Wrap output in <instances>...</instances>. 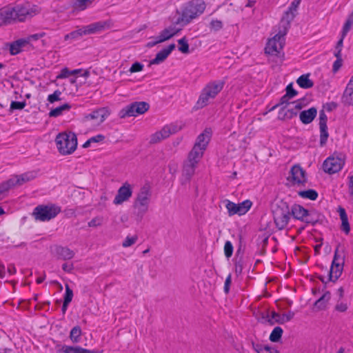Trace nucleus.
<instances>
[{
  "label": "nucleus",
  "mask_w": 353,
  "mask_h": 353,
  "mask_svg": "<svg viewBox=\"0 0 353 353\" xmlns=\"http://www.w3.org/2000/svg\"><path fill=\"white\" fill-rule=\"evenodd\" d=\"M39 12L38 6L28 2L6 6L0 10V26L25 21Z\"/></svg>",
  "instance_id": "nucleus-1"
},
{
  "label": "nucleus",
  "mask_w": 353,
  "mask_h": 353,
  "mask_svg": "<svg viewBox=\"0 0 353 353\" xmlns=\"http://www.w3.org/2000/svg\"><path fill=\"white\" fill-rule=\"evenodd\" d=\"M205 3L203 0L189 1L182 9L181 15L177 19V23L188 24L193 19L202 14L205 10Z\"/></svg>",
  "instance_id": "nucleus-2"
},
{
  "label": "nucleus",
  "mask_w": 353,
  "mask_h": 353,
  "mask_svg": "<svg viewBox=\"0 0 353 353\" xmlns=\"http://www.w3.org/2000/svg\"><path fill=\"white\" fill-rule=\"evenodd\" d=\"M225 81L223 80L212 81L208 82L201 90L196 102L199 108H203L208 105L211 100L216 98L218 94L223 90Z\"/></svg>",
  "instance_id": "nucleus-3"
},
{
  "label": "nucleus",
  "mask_w": 353,
  "mask_h": 353,
  "mask_svg": "<svg viewBox=\"0 0 353 353\" xmlns=\"http://www.w3.org/2000/svg\"><path fill=\"white\" fill-rule=\"evenodd\" d=\"M59 152L63 155L72 154L77 148V139L74 133H59L55 139Z\"/></svg>",
  "instance_id": "nucleus-4"
},
{
  "label": "nucleus",
  "mask_w": 353,
  "mask_h": 353,
  "mask_svg": "<svg viewBox=\"0 0 353 353\" xmlns=\"http://www.w3.org/2000/svg\"><path fill=\"white\" fill-rule=\"evenodd\" d=\"M290 210L291 216L294 219L304 222L306 224L314 225L319 221L320 215L317 212L314 210L309 211L300 205H293L290 208Z\"/></svg>",
  "instance_id": "nucleus-5"
},
{
  "label": "nucleus",
  "mask_w": 353,
  "mask_h": 353,
  "mask_svg": "<svg viewBox=\"0 0 353 353\" xmlns=\"http://www.w3.org/2000/svg\"><path fill=\"white\" fill-rule=\"evenodd\" d=\"M61 212V208L55 204L39 205L32 212V216L37 221H48L57 216Z\"/></svg>",
  "instance_id": "nucleus-6"
},
{
  "label": "nucleus",
  "mask_w": 353,
  "mask_h": 353,
  "mask_svg": "<svg viewBox=\"0 0 353 353\" xmlns=\"http://www.w3.org/2000/svg\"><path fill=\"white\" fill-rule=\"evenodd\" d=\"M150 196V188L148 186L142 187L137 194L133 206L138 216L142 218L148 212Z\"/></svg>",
  "instance_id": "nucleus-7"
},
{
  "label": "nucleus",
  "mask_w": 353,
  "mask_h": 353,
  "mask_svg": "<svg viewBox=\"0 0 353 353\" xmlns=\"http://www.w3.org/2000/svg\"><path fill=\"white\" fill-rule=\"evenodd\" d=\"M272 212L276 228L279 230L285 229L292 217L289 207L285 204L276 205Z\"/></svg>",
  "instance_id": "nucleus-8"
},
{
  "label": "nucleus",
  "mask_w": 353,
  "mask_h": 353,
  "mask_svg": "<svg viewBox=\"0 0 353 353\" xmlns=\"http://www.w3.org/2000/svg\"><path fill=\"white\" fill-rule=\"evenodd\" d=\"M287 28L283 26V30H280L272 39H269L265 48V52L270 55H279L283 49Z\"/></svg>",
  "instance_id": "nucleus-9"
},
{
  "label": "nucleus",
  "mask_w": 353,
  "mask_h": 353,
  "mask_svg": "<svg viewBox=\"0 0 353 353\" xmlns=\"http://www.w3.org/2000/svg\"><path fill=\"white\" fill-rule=\"evenodd\" d=\"M36 176L35 173L32 172H26L21 175H16L8 179V181L2 183L0 185V194L2 198L6 192L9 190L10 188L16 185H21L25 183H27Z\"/></svg>",
  "instance_id": "nucleus-10"
},
{
  "label": "nucleus",
  "mask_w": 353,
  "mask_h": 353,
  "mask_svg": "<svg viewBox=\"0 0 353 353\" xmlns=\"http://www.w3.org/2000/svg\"><path fill=\"white\" fill-rule=\"evenodd\" d=\"M149 104L144 101L134 102L120 110V118L136 117L145 113L149 109Z\"/></svg>",
  "instance_id": "nucleus-11"
},
{
  "label": "nucleus",
  "mask_w": 353,
  "mask_h": 353,
  "mask_svg": "<svg viewBox=\"0 0 353 353\" xmlns=\"http://www.w3.org/2000/svg\"><path fill=\"white\" fill-rule=\"evenodd\" d=\"M345 261V256L339 248L334 252V259L330 270V280L336 281L341 275Z\"/></svg>",
  "instance_id": "nucleus-12"
},
{
  "label": "nucleus",
  "mask_w": 353,
  "mask_h": 353,
  "mask_svg": "<svg viewBox=\"0 0 353 353\" xmlns=\"http://www.w3.org/2000/svg\"><path fill=\"white\" fill-rule=\"evenodd\" d=\"M343 157L340 156H331L327 158L323 164V170L328 174H334L341 170L344 165Z\"/></svg>",
  "instance_id": "nucleus-13"
},
{
  "label": "nucleus",
  "mask_w": 353,
  "mask_h": 353,
  "mask_svg": "<svg viewBox=\"0 0 353 353\" xmlns=\"http://www.w3.org/2000/svg\"><path fill=\"white\" fill-rule=\"evenodd\" d=\"M225 203V208L228 210L229 216L234 214L243 215L250 209L252 204L250 200H245L239 203L226 200Z\"/></svg>",
  "instance_id": "nucleus-14"
},
{
  "label": "nucleus",
  "mask_w": 353,
  "mask_h": 353,
  "mask_svg": "<svg viewBox=\"0 0 353 353\" xmlns=\"http://www.w3.org/2000/svg\"><path fill=\"white\" fill-rule=\"evenodd\" d=\"M102 27L103 26L99 23L90 24L66 34L65 36V40L78 39L83 35L90 34L97 32L101 30Z\"/></svg>",
  "instance_id": "nucleus-15"
},
{
  "label": "nucleus",
  "mask_w": 353,
  "mask_h": 353,
  "mask_svg": "<svg viewBox=\"0 0 353 353\" xmlns=\"http://www.w3.org/2000/svg\"><path fill=\"white\" fill-rule=\"evenodd\" d=\"M132 195V186L128 182L124 183L118 190L113 203L114 205H121L128 201Z\"/></svg>",
  "instance_id": "nucleus-16"
},
{
  "label": "nucleus",
  "mask_w": 353,
  "mask_h": 353,
  "mask_svg": "<svg viewBox=\"0 0 353 353\" xmlns=\"http://www.w3.org/2000/svg\"><path fill=\"white\" fill-rule=\"evenodd\" d=\"M107 108H100L84 116L85 121H94L97 125L101 124L110 115Z\"/></svg>",
  "instance_id": "nucleus-17"
},
{
  "label": "nucleus",
  "mask_w": 353,
  "mask_h": 353,
  "mask_svg": "<svg viewBox=\"0 0 353 353\" xmlns=\"http://www.w3.org/2000/svg\"><path fill=\"white\" fill-rule=\"evenodd\" d=\"M288 179L294 185H302L306 181L305 172L299 165H294Z\"/></svg>",
  "instance_id": "nucleus-18"
},
{
  "label": "nucleus",
  "mask_w": 353,
  "mask_h": 353,
  "mask_svg": "<svg viewBox=\"0 0 353 353\" xmlns=\"http://www.w3.org/2000/svg\"><path fill=\"white\" fill-rule=\"evenodd\" d=\"M56 350L58 353H99L97 350H89L80 346H70L65 345H57Z\"/></svg>",
  "instance_id": "nucleus-19"
},
{
  "label": "nucleus",
  "mask_w": 353,
  "mask_h": 353,
  "mask_svg": "<svg viewBox=\"0 0 353 353\" xmlns=\"http://www.w3.org/2000/svg\"><path fill=\"white\" fill-rule=\"evenodd\" d=\"M301 0H294L288 10L285 12L283 17L281 19V23L283 26H288L290 23L293 20L294 17V12L296 10L298 6L300 3Z\"/></svg>",
  "instance_id": "nucleus-20"
},
{
  "label": "nucleus",
  "mask_w": 353,
  "mask_h": 353,
  "mask_svg": "<svg viewBox=\"0 0 353 353\" xmlns=\"http://www.w3.org/2000/svg\"><path fill=\"white\" fill-rule=\"evenodd\" d=\"M197 164L186 160L184 162L183 171H182V181L183 183L188 182L192 176L194 175L195 169Z\"/></svg>",
  "instance_id": "nucleus-21"
},
{
  "label": "nucleus",
  "mask_w": 353,
  "mask_h": 353,
  "mask_svg": "<svg viewBox=\"0 0 353 353\" xmlns=\"http://www.w3.org/2000/svg\"><path fill=\"white\" fill-rule=\"evenodd\" d=\"M211 136L212 130L210 128H205L204 131L198 136L194 145L205 150L210 141Z\"/></svg>",
  "instance_id": "nucleus-22"
},
{
  "label": "nucleus",
  "mask_w": 353,
  "mask_h": 353,
  "mask_svg": "<svg viewBox=\"0 0 353 353\" xmlns=\"http://www.w3.org/2000/svg\"><path fill=\"white\" fill-rule=\"evenodd\" d=\"M294 316V313L291 311L283 314H279V313L272 312L271 314V319H269V322L272 325L274 324V323L283 324L292 320Z\"/></svg>",
  "instance_id": "nucleus-23"
},
{
  "label": "nucleus",
  "mask_w": 353,
  "mask_h": 353,
  "mask_svg": "<svg viewBox=\"0 0 353 353\" xmlns=\"http://www.w3.org/2000/svg\"><path fill=\"white\" fill-rule=\"evenodd\" d=\"M175 47V44L172 43L170 44L167 48L161 50L156 54L155 58L150 61V64H159L163 62L168 57V55L172 52V51L174 50Z\"/></svg>",
  "instance_id": "nucleus-24"
},
{
  "label": "nucleus",
  "mask_w": 353,
  "mask_h": 353,
  "mask_svg": "<svg viewBox=\"0 0 353 353\" xmlns=\"http://www.w3.org/2000/svg\"><path fill=\"white\" fill-rule=\"evenodd\" d=\"M317 110L315 108H310L307 110L301 112L299 118L301 122L304 124L310 123L316 117Z\"/></svg>",
  "instance_id": "nucleus-25"
},
{
  "label": "nucleus",
  "mask_w": 353,
  "mask_h": 353,
  "mask_svg": "<svg viewBox=\"0 0 353 353\" xmlns=\"http://www.w3.org/2000/svg\"><path fill=\"white\" fill-rule=\"evenodd\" d=\"M28 44L27 39H21L9 45V50L12 55H16L21 52L22 48Z\"/></svg>",
  "instance_id": "nucleus-26"
},
{
  "label": "nucleus",
  "mask_w": 353,
  "mask_h": 353,
  "mask_svg": "<svg viewBox=\"0 0 353 353\" xmlns=\"http://www.w3.org/2000/svg\"><path fill=\"white\" fill-rule=\"evenodd\" d=\"M56 254L59 259L63 260H70L74 256V251L67 247H57Z\"/></svg>",
  "instance_id": "nucleus-27"
},
{
  "label": "nucleus",
  "mask_w": 353,
  "mask_h": 353,
  "mask_svg": "<svg viewBox=\"0 0 353 353\" xmlns=\"http://www.w3.org/2000/svg\"><path fill=\"white\" fill-rule=\"evenodd\" d=\"M204 151L205 150L201 148H198L197 146L194 145L193 148L188 154L187 160L198 164L203 155Z\"/></svg>",
  "instance_id": "nucleus-28"
},
{
  "label": "nucleus",
  "mask_w": 353,
  "mask_h": 353,
  "mask_svg": "<svg viewBox=\"0 0 353 353\" xmlns=\"http://www.w3.org/2000/svg\"><path fill=\"white\" fill-rule=\"evenodd\" d=\"M343 103L353 105V83L349 82L342 96Z\"/></svg>",
  "instance_id": "nucleus-29"
},
{
  "label": "nucleus",
  "mask_w": 353,
  "mask_h": 353,
  "mask_svg": "<svg viewBox=\"0 0 353 353\" xmlns=\"http://www.w3.org/2000/svg\"><path fill=\"white\" fill-rule=\"evenodd\" d=\"M339 216L341 220V230L347 234L350 232V227L348 222L347 215L344 208H339Z\"/></svg>",
  "instance_id": "nucleus-30"
},
{
  "label": "nucleus",
  "mask_w": 353,
  "mask_h": 353,
  "mask_svg": "<svg viewBox=\"0 0 353 353\" xmlns=\"http://www.w3.org/2000/svg\"><path fill=\"white\" fill-rule=\"evenodd\" d=\"M297 84L302 88L308 89L314 85L313 81L310 79V74H303L300 76L296 80Z\"/></svg>",
  "instance_id": "nucleus-31"
},
{
  "label": "nucleus",
  "mask_w": 353,
  "mask_h": 353,
  "mask_svg": "<svg viewBox=\"0 0 353 353\" xmlns=\"http://www.w3.org/2000/svg\"><path fill=\"white\" fill-rule=\"evenodd\" d=\"M94 0H74L72 7L74 10L82 11L90 6Z\"/></svg>",
  "instance_id": "nucleus-32"
},
{
  "label": "nucleus",
  "mask_w": 353,
  "mask_h": 353,
  "mask_svg": "<svg viewBox=\"0 0 353 353\" xmlns=\"http://www.w3.org/2000/svg\"><path fill=\"white\" fill-rule=\"evenodd\" d=\"M330 299V293L327 292L324 293L315 303L314 306L318 307L319 310H323L325 308L326 303Z\"/></svg>",
  "instance_id": "nucleus-33"
},
{
  "label": "nucleus",
  "mask_w": 353,
  "mask_h": 353,
  "mask_svg": "<svg viewBox=\"0 0 353 353\" xmlns=\"http://www.w3.org/2000/svg\"><path fill=\"white\" fill-rule=\"evenodd\" d=\"M71 106L68 103H65L61 106L54 108L49 112L50 117H57L62 114L63 112L68 111L70 109Z\"/></svg>",
  "instance_id": "nucleus-34"
},
{
  "label": "nucleus",
  "mask_w": 353,
  "mask_h": 353,
  "mask_svg": "<svg viewBox=\"0 0 353 353\" xmlns=\"http://www.w3.org/2000/svg\"><path fill=\"white\" fill-rule=\"evenodd\" d=\"M81 329L79 326H74L70 332V339L73 343H79L81 340Z\"/></svg>",
  "instance_id": "nucleus-35"
},
{
  "label": "nucleus",
  "mask_w": 353,
  "mask_h": 353,
  "mask_svg": "<svg viewBox=\"0 0 353 353\" xmlns=\"http://www.w3.org/2000/svg\"><path fill=\"white\" fill-rule=\"evenodd\" d=\"M283 332V329L281 327H275L270 335V340L274 343L279 341L282 336Z\"/></svg>",
  "instance_id": "nucleus-36"
},
{
  "label": "nucleus",
  "mask_w": 353,
  "mask_h": 353,
  "mask_svg": "<svg viewBox=\"0 0 353 353\" xmlns=\"http://www.w3.org/2000/svg\"><path fill=\"white\" fill-rule=\"evenodd\" d=\"M299 195L302 198L309 199L310 200H316L318 196V193L316 191L310 189L305 191H301L299 192Z\"/></svg>",
  "instance_id": "nucleus-37"
},
{
  "label": "nucleus",
  "mask_w": 353,
  "mask_h": 353,
  "mask_svg": "<svg viewBox=\"0 0 353 353\" xmlns=\"http://www.w3.org/2000/svg\"><path fill=\"white\" fill-rule=\"evenodd\" d=\"M353 25V14L347 18L346 20L341 32V36L343 38H345L347 35V32L350 30L352 28V26Z\"/></svg>",
  "instance_id": "nucleus-38"
},
{
  "label": "nucleus",
  "mask_w": 353,
  "mask_h": 353,
  "mask_svg": "<svg viewBox=\"0 0 353 353\" xmlns=\"http://www.w3.org/2000/svg\"><path fill=\"white\" fill-rule=\"evenodd\" d=\"M178 43L179 45V50L183 54H188L190 52L189 50V44L188 43L185 37H183L182 39L178 41Z\"/></svg>",
  "instance_id": "nucleus-39"
},
{
  "label": "nucleus",
  "mask_w": 353,
  "mask_h": 353,
  "mask_svg": "<svg viewBox=\"0 0 353 353\" xmlns=\"http://www.w3.org/2000/svg\"><path fill=\"white\" fill-rule=\"evenodd\" d=\"M320 128V143L321 145H323L327 139L328 137V132L327 125H319Z\"/></svg>",
  "instance_id": "nucleus-40"
},
{
  "label": "nucleus",
  "mask_w": 353,
  "mask_h": 353,
  "mask_svg": "<svg viewBox=\"0 0 353 353\" xmlns=\"http://www.w3.org/2000/svg\"><path fill=\"white\" fill-rule=\"evenodd\" d=\"M178 30L175 28L170 27L162 30L161 32L166 40L170 39L177 33Z\"/></svg>",
  "instance_id": "nucleus-41"
},
{
  "label": "nucleus",
  "mask_w": 353,
  "mask_h": 353,
  "mask_svg": "<svg viewBox=\"0 0 353 353\" xmlns=\"http://www.w3.org/2000/svg\"><path fill=\"white\" fill-rule=\"evenodd\" d=\"M160 134H162L163 138L167 139L172 134L174 133V128H172L169 125H165L161 130L159 131Z\"/></svg>",
  "instance_id": "nucleus-42"
},
{
  "label": "nucleus",
  "mask_w": 353,
  "mask_h": 353,
  "mask_svg": "<svg viewBox=\"0 0 353 353\" xmlns=\"http://www.w3.org/2000/svg\"><path fill=\"white\" fill-rule=\"evenodd\" d=\"M103 223V217L101 216H97L94 217L91 221H90L88 223V226L90 228H97L98 226H101Z\"/></svg>",
  "instance_id": "nucleus-43"
},
{
  "label": "nucleus",
  "mask_w": 353,
  "mask_h": 353,
  "mask_svg": "<svg viewBox=\"0 0 353 353\" xmlns=\"http://www.w3.org/2000/svg\"><path fill=\"white\" fill-rule=\"evenodd\" d=\"M138 240V237L137 235H134L133 236H128L125 240L122 243V246L123 248H128L130 247L132 245H134L137 241Z\"/></svg>",
  "instance_id": "nucleus-44"
},
{
  "label": "nucleus",
  "mask_w": 353,
  "mask_h": 353,
  "mask_svg": "<svg viewBox=\"0 0 353 353\" xmlns=\"http://www.w3.org/2000/svg\"><path fill=\"white\" fill-rule=\"evenodd\" d=\"M210 28L213 31H219L223 28V23L218 19L212 20L210 23Z\"/></svg>",
  "instance_id": "nucleus-45"
},
{
  "label": "nucleus",
  "mask_w": 353,
  "mask_h": 353,
  "mask_svg": "<svg viewBox=\"0 0 353 353\" xmlns=\"http://www.w3.org/2000/svg\"><path fill=\"white\" fill-rule=\"evenodd\" d=\"M255 350L258 353H279L276 350L268 346L261 347L257 345Z\"/></svg>",
  "instance_id": "nucleus-46"
},
{
  "label": "nucleus",
  "mask_w": 353,
  "mask_h": 353,
  "mask_svg": "<svg viewBox=\"0 0 353 353\" xmlns=\"http://www.w3.org/2000/svg\"><path fill=\"white\" fill-rule=\"evenodd\" d=\"M224 253L227 258H230L232 256L233 253V245L232 243L229 241H227L225 243L224 245Z\"/></svg>",
  "instance_id": "nucleus-47"
},
{
  "label": "nucleus",
  "mask_w": 353,
  "mask_h": 353,
  "mask_svg": "<svg viewBox=\"0 0 353 353\" xmlns=\"http://www.w3.org/2000/svg\"><path fill=\"white\" fill-rule=\"evenodd\" d=\"M165 41H167V40L163 37V34L161 32H160L159 34L157 37L154 38V40L149 42L147 46L148 47H153L155 45L162 43Z\"/></svg>",
  "instance_id": "nucleus-48"
},
{
  "label": "nucleus",
  "mask_w": 353,
  "mask_h": 353,
  "mask_svg": "<svg viewBox=\"0 0 353 353\" xmlns=\"http://www.w3.org/2000/svg\"><path fill=\"white\" fill-rule=\"evenodd\" d=\"M65 294L64 295L65 302L70 303L73 298V291L70 288L68 284H65Z\"/></svg>",
  "instance_id": "nucleus-49"
},
{
  "label": "nucleus",
  "mask_w": 353,
  "mask_h": 353,
  "mask_svg": "<svg viewBox=\"0 0 353 353\" xmlns=\"http://www.w3.org/2000/svg\"><path fill=\"white\" fill-rule=\"evenodd\" d=\"M61 94V91H59V90H55L53 94L48 95V101L52 103L55 101H60L61 100V99H60Z\"/></svg>",
  "instance_id": "nucleus-50"
},
{
  "label": "nucleus",
  "mask_w": 353,
  "mask_h": 353,
  "mask_svg": "<svg viewBox=\"0 0 353 353\" xmlns=\"http://www.w3.org/2000/svg\"><path fill=\"white\" fill-rule=\"evenodd\" d=\"M163 139H164L163 138L162 134H160V132L158 131L151 135L150 143H157L161 141Z\"/></svg>",
  "instance_id": "nucleus-51"
},
{
  "label": "nucleus",
  "mask_w": 353,
  "mask_h": 353,
  "mask_svg": "<svg viewBox=\"0 0 353 353\" xmlns=\"http://www.w3.org/2000/svg\"><path fill=\"white\" fill-rule=\"evenodd\" d=\"M26 101H12L10 104L11 110H22L26 106Z\"/></svg>",
  "instance_id": "nucleus-52"
},
{
  "label": "nucleus",
  "mask_w": 353,
  "mask_h": 353,
  "mask_svg": "<svg viewBox=\"0 0 353 353\" xmlns=\"http://www.w3.org/2000/svg\"><path fill=\"white\" fill-rule=\"evenodd\" d=\"M143 64H141L139 62H135L132 65V66L129 69V72L130 73H134V72H141L143 70Z\"/></svg>",
  "instance_id": "nucleus-53"
},
{
  "label": "nucleus",
  "mask_w": 353,
  "mask_h": 353,
  "mask_svg": "<svg viewBox=\"0 0 353 353\" xmlns=\"http://www.w3.org/2000/svg\"><path fill=\"white\" fill-rule=\"evenodd\" d=\"M71 75V70H70L68 68H63L60 73L57 75V79H65L69 77Z\"/></svg>",
  "instance_id": "nucleus-54"
},
{
  "label": "nucleus",
  "mask_w": 353,
  "mask_h": 353,
  "mask_svg": "<svg viewBox=\"0 0 353 353\" xmlns=\"http://www.w3.org/2000/svg\"><path fill=\"white\" fill-rule=\"evenodd\" d=\"M327 115L324 110H321L319 112V125H327Z\"/></svg>",
  "instance_id": "nucleus-55"
},
{
  "label": "nucleus",
  "mask_w": 353,
  "mask_h": 353,
  "mask_svg": "<svg viewBox=\"0 0 353 353\" xmlns=\"http://www.w3.org/2000/svg\"><path fill=\"white\" fill-rule=\"evenodd\" d=\"M231 283H232V276H231V274H229L227 276V278L225 281V283H224V292L226 294H228L230 292V287Z\"/></svg>",
  "instance_id": "nucleus-56"
},
{
  "label": "nucleus",
  "mask_w": 353,
  "mask_h": 353,
  "mask_svg": "<svg viewBox=\"0 0 353 353\" xmlns=\"http://www.w3.org/2000/svg\"><path fill=\"white\" fill-rule=\"evenodd\" d=\"M297 94V92L293 89L292 85H288L286 88V94L288 96L290 99L296 96Z\"/></svg>",
  "instance_id": "nucleus-57"
},
{
  "label": "nucleus",
  "mask_w": 353,
  "mask_h": 353,
  "mask_svg": "<svg viewBox=\"0 0 353 353\" xmlns=\"http://www.w3.org/2000/svg\"><path fill=\"white\" fill-rule=\"evenodd\" d=\"M335 310L340 312H344L347 310V305L343 302L338 303L335 306Z\"/></svg>",
  "instance_id": "nucleus-58"
},
{
  "label": "nucleus",
  "mask_w": 353,
  "mask_h": 353,
  "mask_svg": "<svg viewBox=\"0 0 353 353\" xmlns=\"http://www.w3.org/2000/svg\"><path fill=\"white\" fill-rule=\"evenodd\" d=\"M342 59H336V60L333 63L332 70L334 72H336L339 70L342 65Z\"/></svg>",
  "instance_id": "nucleus-59"
},
{
  "label": "nucleus",
  "mask_w": 353,
  "mask_h": 353,
  "mask_svg": "<svg viewBox=\"0 0 353 353\" xmlns=\"http://www.w3.org/2000/svg\"><path fill=\"white\" fill-rule=\"evenodd\" d=\"M62 269L63 271L68 273H71L72 270H74V265L73 263H63L62 265Z\"/></svg>",
  "instance_id": "nucleus-60"
},
{
  "label": "nucleus",
  "mask_w": 353,
  "mask_h": 353,
  "mask_svg": "<svg viewBox=\"0 0 353 353\" xmlns=\"http://www.w3.org/2000/svg\"><path fill=\"white\" fill-rule=\"evenodd\" d=\"M105 139V137L102 134H98L97 136L92 137L90 139V141L92 143H99L103 141Z\"/></svg>",
  "instance_id": "nucleus-61"
},
{
  "label": "nucleus",
  "mask_w": 353,
  "mask_h": 353,
  "mask_svg": "<svg viewBox=\"0 0 353 353\" xmlns=\"http://www.w3.org/2000/svg\"><path fill=\"white\" fill-rule=\"evenodd\" d=\"M343 39H344V38H343L341 37V39L338 41L336 46V50H342Z\"/></svg>",
  "instance_id": "nucleus-62"
},
{
  "label": "nucleus",
  "mask_w": 353,
  "mask_h": 353,
  "mask_svg": "<svg viewBox=\"0 0 353 353\" xmlns=\"http://www.w3.org/2000/svg\"><path fill=\"white\" fill-rule=\"evenodd\" d=\"M5 266L2 264H0V278L3 279L5 276Z\"/></svg>",
  "instance_id": "nucleus-63"
},
{
  "label": "nucleus",
  "mask_w": 353,
  "mask_h": 353,
  "mask_svg": "<svg viewBox=\"0 0 353 353\" xmlns=\"http://www.w3.org/2000/svg\"><path fill=\"white\" fill-rule=\"evenodd\" d=\"M8 271L10 274H14L16 272V269L14 265H10L8 267Z\"/></svg>",
  "instance_id": "nucleus-64"
}]
</instances>
